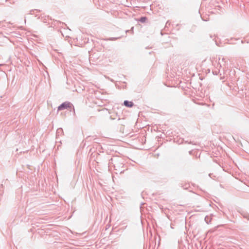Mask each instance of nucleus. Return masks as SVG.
<instances>
[{
  "label": "nucleus",
  "instance_id": "obj_1",
  "mask_svg": "<svg viewBox=\"0 0 249 249\" xmlns=\"http://www.w3.org/2000/svg\"><path fill=\"white\" fill-rule=\"evenodd\" d=\"M123 160L120 158L114 157L111 158L109 161V164H113L116 171L122 173L124 172V169H122L124 164L122 162Z\"/></svg>",
  "mask_w": 249,
  "mask_h": 249
},
{
  "label": "nucleus",
  "instance_id": "obj_2",
  "mask_svg": "<svg viewBox=\"0 0 249 249\" xmlns=\"http://www.w3.org/2000/svg\"><path fill=\"white\" fill-rule=\"evenodd\" d=\"M68 108L72 109V111H73L74 115H75V112L73 105L70 102H65L61 104L59 106H58V110H62Z\"/></svg>",
  "mask_w": 249,
  "mask_h": 249
},
{
  "label": "nucleus",
  "instance_id": "obj_3",
  "mask_svg": "<svg viewBox=\"0 0 249 249\" xmlns=\"http://www.w3.org/2000/svg\"><path fill=\"white\" fill-rule=\"evenodd\" d=\"M124 105L125 107H131L134 106V103L132 102L125 100L124 102Z\"/></svg>",
  "mask_w": 249,
  "mask_h": 249
},
{
  "label": "nucleus",
  "instance_id": "obj_4",
  "mask_svg": "<svg viewBox=\"0 0 249 249\" xmlns=\"http://www.w3.org/2000/svg\"><path fill=\"white\" fill-rule=\"evenodd\" d=\"M146 20L147 18L146 17H142L140 19H138V21L142 23H144Z\"/></svg>",
  "mask_w": 249,
  "mask_h": 249
},
{
  "label": "nucleus",
  "instance_id": "obj_5",
  "mask_svg": "<svg viewBox=\"0 0 249 249\" xmlns=\"http://www.w3.org/2000/svg\"><path fill=\"white\" fill-rule=\"evenodd\" d=\"M63 132V129L61 128L57 129L56 131V134L58 135L60 133H61Z\"/></svg>",
  "mask_w": 249,
  "mask_h": 249
},
{
  "label": "nucleus",
  "instance_id": "obj_6",
  "mask_svg": "<svg viewBox=\"0 0 249 249\" xmlns=\"http://www.w3.org/2000/svg\"><path fill=\"white\" fill-rule=\"evenodd\" d=\"M205 221L207 222V223H208V224H209V223L210 222V221H211V220H210L209 221H208V220H209V217H208V216H206V217H205Z\"/></svg>",
  "mask_w": 249,
  "mask_h": 249
},
{
  "label": "nucleus",
  "instance_id": "obj_7",
  "mask_svg": "<svg viewBox=\"0 0 249 249\" xmlns=\"http://www.w3.org/2000/svg\"><path fill=\"white\" fill-rule=\"evenodd\" d=\"M171 24V22L169 21H167L166 23V25H165V27H168V26H169Z\"/></svg>",
  "mask_w": 249,
  "mask_h": 249
},
{
  "label": "nucleus",
  "instance_id": "obj_8",
  "mask_svg": "<svg viewBox=\"0 0 249 249\" xmlns=\"http://www.w3.org/2000/svg\"><path fill=\"white\" fill-rule=\"evenodd\" d=\"M120 37H117V38H114V37H112V38H110L109 39V40H115L116 39H117V38H119Z\"/></svg>",
  "mask_w": 249,
  "mask_h": 249
},
{
  "label": "nucleus",
  "instance_id": "obj_9",
  "mask_svg": "<svg viewBox=\"0 0 249 249\" xmlns=\"http://www.w3.org/2000/svg\"><path fill=\"white\" fill-rule=\"evenodd\" d=\"M185 142L186 143H189V144H190V143H193V142H188V141H185Z\"/></svg>",
  "mask_w": 249,
  "mask_h": 249
},
{
  "label": "nucleus",
  "instance_id": "obj_10",
  "mask_svg": "<svg viewBox=\"0 0 249 249\" xmlns=\"http://www.w3.org/2000/svg\"><path fill=\"white\" fill-rule=\"evenodd\" d=\"M202 18V19H203V20H205V21H206V20H205V19H203V18Z\"/></svg>",
  "mask_w": 249,
  "mask_h": 249
},
{
  "label": "nucleus",
  "instance_id": "obj_11",
  "mask_svg": "<svg viewBox=\"0 0 249 249\" xmlns=\"http://www.w3.org/2000/svg\"><path fill=\"white\" fill-rule=\"evenodd\" d=\"M129 32V30H126V33H127V32Z\"/></svg>",
  "mask_w": 249,
  "mask_h": 249
},
{
  "label": "nucleus",
  "instance_id": "obj_12",
  "mask_svg": "<svg viewBox=\"0 0 249 249\" xmlns=\"http://www.w3.org/2000/svg\"><path fill=\"white\" fill-rule=\"evenodd\" d=\"M133 28H134V27H132L131 30H133Z\"/></svg>",
  "mask_w": 249,
  "mask_h": 249
}]
</instances>
